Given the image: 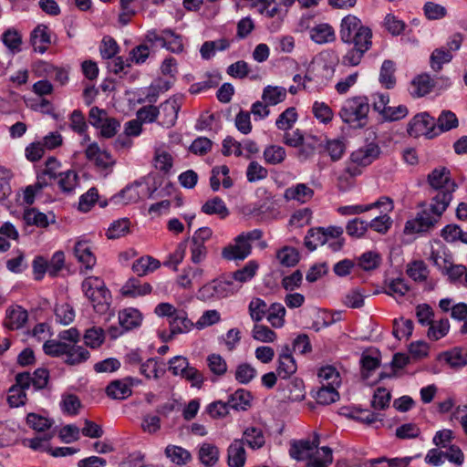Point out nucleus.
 Here are the masks:
<instances>
[{
	"label": "nucleus",
	"mask_w": 467,
	"mask_h": 467,
	"mask_svg": "<svg viewBox=\"0 0 467 467\" xmlns=\"http://www.w3.org/2000/svg\"><path fill=\"white\" fill-rule=\"evenodd\" d=\"M427 181L431 196L430 211L435 215L441 216L449 206L457 184L451 179L450 171L445 167L434 169L428 175Z\"/></svg>",
	"instance_id": "nucleus-1"
},
{
	"label": "nucleus",
	"mask_w": 467,
	"mask_h": 467,
	"mask_svg": "<svg viewBox=\"0 0 467 467\" xmlns=\"http://www.w3.org/2000/svg\"><path fill=\"white\" fill-rule=\"evenodd\" d=\"M319 435L312 440L295 441L289 449L290 456L296 461L306 460V467H328L333 462L332 450L327 446L318 448Z\"/></svg>",
	"instance_id": "nucleus-2"
},
{
	"label": "nucleus",
	"mask_w": 467,
	"mask_h": 467,
	"mask_svg": "<svg viewBox=\"0 0 467 467\" xmlns=\"http://www.w3.org/2000/svg\"><path fill=\"white\" fill-rule=\"evenodd\" d=\"M81 288L96 313L104 315L110 310L111 294L101 278L88 276L83 280Z\"/></svg>",
	"instance_id": "nucleus-3"
},
{
	"label": "nucleus",
	"mask_w": 467,
	"mask_h": 467,
	"mask_svg": "<svg viewBox=\"0 0 467 467\" xmlns=\"http://www.w3.org/2000/svg\"><path fill=\"white\" fill-rule=\"evenodd\" d=\"M381 149L376 142H368L353 150L346 163L345 172L354 178L359 176L363 170L377 161Z\"/></svg>",
	"instance_id": "nucleus-4"
},
{
	"label": "nucleus",
	"mask_w": 467,
	"mask_h": 467,
	"mask_svg": "<svg viewBox=\"0 0 467 467\" xmlns=\"http://www.w3.org/2000/svg\"><path fill=\"white\" fill-rule=\"evenodd\" d=\"M369 112V101L366 96H354L346 99L339 110L343 122L354 127L365 126Z\"/></svg>",
	"instance_id": "nucleus-5"
},
{
	"label": "nucleus",
	"mask_w": 467,
	"mask_h": 467,
	"mask_svg": "<svg viewBox=\"0 0 467 467\" xmlns=\"http://www.w3.org/2000/svg\"><path fill=\"white\" fill-rule=\"evenodd\" d=\"M339 36L343 43L351 45L372 41V31L368 26H364L358 16L348 15L341 20Z\"/></svg>",
	"instance_id": "nucleus-6"
},
{
	"label": "nucleus",
	"mask_w": 467,
	"mask_h": 467,
	"mask_svg": "<svg viewBox=\"0 0 467 467\" xmlns=\"http://www.w3.org/2000/svg\"><path fill=\"white\" fill-rule=\"evenodd\" d=\"M86 158L94 164L97 171L104 177L113 171L116 159L105 149H101L97 142L90 143L85 150Z\"/></svg>",
	"instance_id": "nucleus-7"
},
{
	"label": "nucleus",
	"mask_w": 467,
	"mask_h": 467,
	"mask_svg": "<svg viewBox=\"0 0 467 467\" xmlns=\"http://www.w3.org/2000/svg\"><path fill=\"white\" fill-rule=\"evenodd\" d=\"M233 282L223 279H214L198 291V298L202 301H213L229 296L234 293Z\"/></svg>",
	"instance_id": "nucleus-8"
},
{
	"label": "nucleus",
	"mask_w": 467,
	"mask_h": 467,
	"mask_svg": "<svg viewBox=\"0 0 467 467\" xmlns=\"http://www.w3.org/2000/svg\"><path fill=\"white\" fill-rule=\"evenodd\" d=\"M407 131L414 138L425 136L431 139L437 136L436 121L427 112L419 113L409 122Z\"/></svg>",
	"instance_id": "nucleus-9"
},
{
	"label": "nucleus",
	"mask_w": 467,
	"mask_h": 467,
	"mask_svg": "<svg viewBox=\"0 0 467 467\" xmlns=\"http://www.w3.org/2000/svg\"><path fill=\"white\" fill-rule=\"evenodd\" d=\"M335 67L322 58L314 60L305 76L309 81H316L318 84H326L334 76Z\"/></svg>",
	"instance_id": "nucleus-10"
},
{
	"label": "nucleus",
	"mask_w": 467,
	"mask_h": 467,
	"mask_svg": "<svg viewBox=\"0 0 467 467\" xmlns=\"http://www.w3.org/2000/svg\"><path fill=\"white\" fill-rule=\"evenodd\" d=\"M181 107V97H172L161 103L158 108L159 116L161 119V124L167 128L173 126L177 120Z\"/></svg>",
	"instance_id": "nucleus-11"
},
{
	"label": "nucleus",
	"mask_w": 467,
	"mask_h": 467,
	"mask_svg": "<svg viewBox=\"0 0 467 467\" xmlns=\"http://www.w3.org/2000/svg\"><path fill=\"white\" fill-rule=\"evenodd\" d=\"M252 253V246H248L240 240L239 235L234 239V243L224 246L222 250V257L227 261H241L248 257Z\"/></svg>",
	"instance_id": "nucleus-12"
},
{
	"label": "nucleus",
	"mask_w": 467,
	"mask_h": 467,
	"mask_svg": "<svg viewBox=\"0 0 467 467\" xmlns=\"http://www.w3.org/2000/svg\"><path fill=\"white\" fill-rule=\"evenodd\" d=\"M352 45L353 47L341 57V65L344 67H350L358 66L365 53L370 49L372 41L358 42Z\"/></svg>",
	"instance_id": "nucleus-13"
},
{
	"label": "nucleus",
	"mask_w": 467,
	"mask_h": 467,
	"mask_svg": "<svg viewBox=\"0 0 467 467\" xmlns=\"http://www.w3.org/2000/svg\"><path fill=\"white\" fill-rule=\"evenodd\" d=\"M246 451L243 440L235 439L227 448V463L229 467H244Z\"/></svg>",
	"instance_id": "nucleus-14"
},
{
	"label": "nucleus",
	"mask_w": 467,
	"mask_h": 467,
	"mask_svg": "<svg viewBox=\"0 0 467 467\" xmlns=\"http://www.w3.org/2000/svg\"><path fill=\"white\" fill-rule=\"evenodd\" d=\"M27 320V312L19 306H10L5 311L4 327L8 330H17Z\"/></svg>",
	"instance_id": "nucleus-15"
},
{
	"label": "nucleus",
	"mask_w": 467,
	"mask_h": 467,
	"mask_svg": "<svg viewBox=\"0 0 467 467\" xmlns=\"http://www.w3.org/2000/svg\"><path fill=\"white\" fill-rule=\"evenodd\" d=\"M74 254L86 269H92L96 265V256L93 254L92 246L87 240H79L76 243Z\"/></svg>",
	"instance_id": "nucleus-16"
},
{
	"label": "nucleus",
	"mask_w": 467,
	"mask_h": 467,
	"mask_svg": "<svg viewBox=\"0 0 467 467\" xmlns=\"http://www.w3.org/2000/svg\"><path fill=\"white\" fill-rule=\"evenodd\" d=\"M314 196V190L306 183H296L285 189L284 198L286 201H295L298 203H306Z\"/></svg>",
	"instance_id": "nucleus-17"
},
{
	"label": "nucleus",
	"mask_w": 467,
	"mask_h": 467,
	"mask_svg": "<svg viewBox=\"0 0 467 467\" xmlns=\"http://www.w3.org/2000/svg\"><path fill=\"white\" fill-rule=\"evenodd\" d=\"M309 37L316 44L325 45L336 40V33L331 25L319 23L310 29Z\"/></svg>",
	"instance_id": "nucleus-18"
},
{
	"label": "nucleus",
	"mask_w": 467,
	"mask_h": 467,
	"mask_svg": "<svg viewBox=\"0 0 467 467\" xmlns=\"http://www.w3.org/2000/svg\"><path fill=\"white\" fill-rule=\"evenodd\" d=\"M296 369V360L289 353V348L285 346L278 357L276 373L279 378L285 379L295 374Z\"/></svg>",
	"instance_id": "nucleus-19"
},
{
	"label": "nucleus",
	"mask_w": 467,
	"mask_h": 467,
	"mask_svg": "<svg viewBox=\"0 0 467 467\" xmlns=\"http://www.w3.org/2000/svg\"><path fill=\"white\" fill-rule=\"evenodd\" d=\"M23 221L26 225L46 228L55 222V215L53 213L47 215L36 208H28L24 211Z\"/></svg>",
	"instance_id": "nucleus-20"
},
{
	"label": "nucleus",
	"mask_w": 467,
	"mask_h": 467,
	"mask_svg": "<svg viewBox=\"0 0 467 467\" xmlns=\"http://www.w3.org/2000/svg\"><path fill=\"white\" fill-rule=\"evenodd\" d=\"M30 41L36 52L44 54L51 43L48 28L44 25H38L31 33Z\"/></svg>",
	"instance_id": "nucleus-21"
},
{
	"label": "nucleus",
	"mask_w": 467,
	"mask_h": 467,
	"mask_svg": "<svg viewBox=\"0 0 467 467\" xmlns=\"http://www.w3.org/2000/svg\"><path fill=\"white\" fill-rule=\"evenodd\" d=\"M343 227L330 225L326 227L325 237L326 244L333 252H338L342 250L345 245V238L343 236Z\"/></svg>",
	"instance_id": "nucleus-22"
},
{
	"label": "nucleus",
	"mask_w": 467,
	"mask_h": 467,
	"mask_svg": "<svg viewBox=\"0 0 467 467\" xmlns=\"http://www.w3.org/2000/svg\"><path fill=\"white\" fill-rule=\"evenodd\" d=\"M440 360H444L451 368H459L467 365V349L454 348L441 353Z\"/></svg>",
	"instance_id": "nucleus-23"
},
{
	"label": "nucleus",
	"mask_w": 467,
	"mask_h": 467,
	"mask_svg": "<svg viewBox=\"0 0 467 467\" xmlns=\"http://www.w3.org/2000/svg\"><path fill=\"white\" fill-rule=\"evenodd\" d=\"M160 267L161 262L150 255L142 256L132 264V271L139 276L153 273Z\"/></svg>",
	"instance_id": "nucleus-24"
},
{
	"label": "nucleus",
	"mask_w": 467,
	"mask_h": 467,
	"mask_svg": "<svg viewBox=\"0 0 467 467\" xmlns=\"http://www.w3.org/2000/svg\"><path fill=\"white\" fill-rule=\"evenodd\" d=\"M202 212L208 215H217L220 219H225L230 214L225 202L220 197L207 200L202 206Z\"/></svg>",
	"instance_id": "nucleus-25"
},
{
	"label": "nucleus",
	"mask_w": 467,
	"mask_h": 467,
	"mask_svg": "<svg viewBox=\"0 0 467 467\" xmlns=\"http://www.w3.org/2000/svg\"><path fill=\"white\" fill-rule=\"evenodd\" d=\"M142 317L139 310L130 307L119 313V323L123 330H130L138 327Z\"/></svg>",
	"instance_id": "nucleus-26"
},
{
	"label": "nucleus",
	"mask_w": 467,
	"mask_h": 467,
	"mask_svg": "<svg viewBox=\"0 0 467 467\" xmlns=\"http://www.w3.org/2000/svg\"><path fill=\"white\" fill-rule=\"evenodd\" d=\"M430 260L440 271H442L452 261V256L448 253L446 247L441 243H436V246L431 247Z\"/></svg>",
	"instance_id": "nucleus-27"
},
{
	"label": "nucleus",
	"mask_w": 467,
	"mask_h": 467,
	"mask_svg": "<svg viewBox=\"0 0 467 467\" xmlns=\"http://www.w3.org/2000/svg\"><path fill=\"white\" fill-rule=\"evenodd\" d=\"M198 456L203 465L212 467L218 462L220 451L216 445L204 442L200 445Z\"/></svg>",
	"instance_id": "nucleus-28"
},
{
	"label": "nucleus",
	"mask_w": 467,
	"mask_h": 467,
	"mask_svg": "<svg viewBox=\"0 0 467 467\" xmlns=\"http://www.w3.org/2000/svg\"><path fill=\"white\" fill-rule=\"evenodd\" d=\"M434 87L433 79L427 74L419 75L411 82L410 93L413 97H423Z\"/></svg>",
	"instance_id": "nucleus-29"
},
{
	"label": "nucleus",
	"mask_w": 467,
	"mask_h": 467,
	"mask_svg": "<svg viewBox=\"0 0 467 467\" xmlns=\"http://www.w3.org/2000/svg\"><path fill=\"white\" fill-rule=\"evenodd\" d=\"M127 380H132L131 378H128L124 380L112 381L106 389V392L109 397L115 400H124L131 395L130 385L127 383Z\"/></svg>",
	"instance_id": "nucleus-30"
},
{
	"label": "nucleus",
	"mask_w": 467,
	"mask_h": 467,
	"mask_svg": "<svg viewBox=\"0 0 467 467\" xmlns=\"http://www.w3.org/2000/svg\"><path fill=\"white\" fill-rule=\"evenodd\" d=\"M164 453L166 457L176 465H185L192 460L190 451L177 445H168L165 448Z\"/></svg>",
	"instance_id": "nucleus-31"
},
{
	"label": "nucleus",
	"mask_w": 467,
	"mask_h": 467,
	"mask_svg": "<svg viewBox=\"0 0 467 467\" xmlns=\"http://www.w3.org/2000/svg\"><path fill=\"white\" fill-rule=\"evenodd\" d=\"M286 98V89L279 86H266L262 93V100L269 106H275Z\"/></svg>",
	"instance_id": "nucleus-32"
},
{
	"label": "nucleus",
	"mask_w": 467,
	"mask_h": 467,
	"mask_svg": "<svg viewBox=\"0 0 467 467\" xmlns=\"http://www.w3.org/2000/svg\"><path fill=\"white\" fill-rule=\"evenodd\" d=\"M193 326V323L188 318L187 314L182 309H181L172 319H170L171 335L187 333Z\"/></svg>",
	"instance_id": "nucleus-33"
},
{
	"label": "nucleus",
	"mask_w": 467,
	"mask_h": 467,
	"mask_svg": "<svg viewBox=\"0 0 467 467\" xmlns=\"http://www.w3.org/2000/svg\"><path fill=\"white\" fill-rule=\"evenodd\" d=\"M151 285L149 283H141L140 280L131 278L122 287L125 296L132 297L148 295L151 292Z\"/></svg>",
	"instance_id": "nucleus-34"
},
{
	"label": "nucleus",
	"mask_w": 467,
	"mask_h": 467,
	"mask_svg": "<svg viewBox=\"0 0 467 467\" xmlns=\"http://www.w3.org/2000/svg\"><path fill=\"white\" fill-rule=\"evenodd\" d=\"M141 187L142 184L138 182L128 185L118 195L114 196L115 202L127 204L138 202L141 198L140 192V188Z\"/></svg>",
	"instance_id": "nucleus-35"
},
{
	"label": "nucleus",
	"mask_w": 467,
	"mask_h": 467,
	"mask_svg": "<svg viewBox=\"0 0 467 467\" xmlns=\"http://www.w3.org/2000/svg\"><path fill=\"white\" fill-rule=\"evenodd\" d=\"M244 439L248 446L253 449H260L265 442L263 430L259 427H247L243 433Z\"/></svg>",
	"instance_id": "nucleus-36"
},
{
	"label": "nucleus",
	"mask_w": 467,
	"mask_h": 467,
	"mask_svg": "<svg viewBox=\"0 0 467 467\" xmlns=\"http://www.w3.org/2000/svg\"><path fill=\"white\" fill-rule=\"evenodd\" d=\"M258 268H259L258 263L254 260H251V261L247 262L244 265V267L234 271L232 274V278L234 281H236L240 284L246 283V282L252 280L255 276V275L258 271Z\"/></svg>",
	"instance_id": "nucleus-37"
},
{
	"label": "nucleus",
	"mask_w": 467,
	"mask_h": 467,
	"mask_svg": "<svg viewBox=\"0 0 467 467\" xmlns=\"http://www.w3.org/2000/svg\"><path fill=\"white\" fill-rule=\"evenodd\" d=\"M286 310L280 303H273L267 310L266 319L273 327L280 328L285 325Z\"/></svg>",
	"instance_id": "nucleus-38"
},
{
	"label": "nucleus",
	"mask_w": 467,
	"mask_h": 467,
	"mask_svg": "<svg viewBox=\"0 0 467 467\" xmlns=\"http://www.w3.org/2000/svg\"><path fill=\"white\" fill-rule=\"evenodd\" d=\"M228 403L233 410H245L250 407L251 394L245 389H237L230 396Z\"/></svg>",
	"instance_id": "nucleus-39"
},
{
	"label": "nucleus",
	"mask_w": 467,
	"mask_h": 467,
	"mask_svg": "<svg viewBox=\"0 0 467 467\" xmlns=\"http://www.w3.org/2000/svg\"><path fill=\"white\" fill-rule=\"evenodd\" d=\"M458 126V119L451 110H443L436 121L437 136L442 132L449 131Z\"/></svg>",
	"instance_id": "nucleus-40"
},
{
	"label": "nucleus",
	"mask_w": 467,
	"mask_h": 467,
	"mask_svg": "<svg viewBox=\"0 0 467 467\" xmlns=\"http://www.w3.org/2000/svg\"><path fill=\"white\" fill-rule=\"evenodd\" d=\"M326 227L312 228L307 232L304 244L309 251H314L319 245L326 244Z\"/></svg>",
	"instance_id": "nucleus-41"
},
{
	"label": "nucleus",
	"mask_w": 467,
	"mask_h": 467,
	"mask_svg": "<svg viewBox=\"0 0 467 467\" xmlns=\"http://www.w3.org/2000/svg\"><path fill=\"white\" fill-rule=\"evenodd\" d=\"M2 41L12 54L21 51L22 36L15 28H8L5 31L2 36Z\"/></svg>",
	"instance_id": "nucleus-42"
},
{
	"label": "nucleus",
	"mask_w": 467,
	"mask_h": 467,
	"mask_svg": "<svg viewBox=\"0 0 467 467\" xmlns=\"http://www.w3.org/2000/svg\"><path fill=\"white\" fill-rule=\"evenodd\" d=\"M130 228V221L128 218H121L110 223L106 234L109 239H118L129 234Z\"/></svg>",
	"instance_id": "nucleus-43"
},
{
	"label": "nucleus",
	"mask_w": 467,
	"mask_h": 467,
	"mask_svg": "<svg viewBox=\"0 0 467 467\" xmlns=\"http://www.w3.org/2000/svg\"><path fill=\"white\" fill-rule=\"evenodd\" d=\"M68 351L66 354L65 362L69 365H77L88 359L89 352L83 347L68 345Z\"/></svg>",
	"instance_id": "nucleus-44"
},
{
	"label": "nucleus",
	"mask_w": 467,
	"mask_h": 467,
	"mask_svg": "<svg viewBox=\"0 0 467 467\" xmlns=\"http://www.w3.org/2000/svg\"><path fill=\"white\" fill-rule=\"evenodd\" d=\"M452 54L445 47H439L432 51L431 55V67L435 71H440L444 64L452 60Z\"/></svg>",
	"instance_id": "nucleus-45"
},
{
	"label": "nucleus",
	"mask_w": 467,
	"mask_h": 467,
	"mask_svg": "<svg viewBox=\"0 0 467 467\" xmlns=\"http://www.w3.org/2000/svg\"><path fill=\"white\" fill-rule=\"evenodd\" d=\"M318 377L323 385L338 388L341 384L339 372L333 366H326L319 369Z\"/></svg>",
	"instance_id": "nucleus-46"
},
{
	"label": "nucleus",
	"mask_w": 467,
	"mask_h": 467,
	"mask_svg": "<svg viewBox=\"0 0 467 467\" xmlns=\"http://www.w3.org/2000/svg\"><path fill=\"white\" fill-rule=\"evenodd\" d=\"M154 165L161 171L169 172L173 165V158L165 149L157 148L154 154Z\"/></svg>",
	"instance_id": "nucleus-47"
},
{
	"label": "nucleus",
	"mask_w": 467,
	"mask_h": 467,
	"mask_svg": "<svg viewBox=\"0 0 467 467\" xmlns=\"http://www.w3.org/2000/svg\"><path fill=\"white\" fill-rule=\"evenodd\" d=\"M60 408L63 413L76 416L79 413L81 402L78 397L74 394H63L60 400Z\"/></svg>",
	"instance_id": "nucleus-48"
},
{
	"label": "nucleus",
	"mask_w": 467,
	"mask_h": 467,
	"mask_svg": "<svg viewBox=\"0 0 467 467\" xmlns=\"http://www.w3.org/2000/svg\"><path fill=\"white\" fill-rule=\"evenodd\" d=\"M267 304L261 298H253L248 306L250 317L254 322L261 321L266 315L268 310Z\"/></svg>",
	"instance_id": "nucleus-49"
},
{
	"label": "nucleus",
	"mask_w": 467,
	"mask_h": 467,
	"mask_svg": "<svg viewBox=\"0 0 467 467\" xmlns=\"http://www.w3.org/2000/svg\"><path fill=\"white\" fill-rule=\"evenodd\" d=\"M57 179L60 190L64 192H71L78 183V174L72 170L59 172Z\"/></svg>",
	"instance_id": "nucleus-50"
},
{
	"label": "nucleus",
	"mask_w": 467,
	"mask_h": 467,
	"mask_svg": "<svg viewBox=\"0 0 467 467\" xmlns=\"http://www.w3.org/2000/svg\"><path fill=\"white\" fill-rule=\"evenodd\" d=\"M285 156V150L279 145H269L264 150V159L266 163L271 165L283 162Z\"/></svg>",
	"instance_id": "nucleus-51"
},
{
	"label": "nucleus",
	"mask_w": 467,
	"mask_h": 467,
	"mask_svg": "<svg viewBox=\"0 0 467 467\" xmlns=\"http://www.w3.org/2000/svg\"><path fill=\"white\" fill-rule=\"evenodd\" d=\"M368 230V222L360 218L349 220L346 225L347 234L353 238H362Z\"/></svg>",
	"instance_id": "nucleus-52"
},
{
	"label": "nucleus",
	"mask_w": 467,
	"mask_h": 467,
	"mask_svg": "<svg viewBox=\"0 0 467 467\" xmlns=\"http://www.w3.org/2000/svg\"><path fill=\"white\" fill-rule=\"evenodd\" d=\"M394 73L395 64L391 60H385L380 68L379 82L387 88H393L396 83Z\"/></svg>",
	"instance_id": "nucleus-53"
},
{
	"label": "nucleus",
	"mask_w": 467,
	"mask_h": 467,
	"mask_svg": "<svg viewBox=\"0 0 467 467\" xmlns=\"http://www.w3.org/2000/svg\"><path fill=\"white\" fill-rule=\"evenodd\" d=\"M450 329V322L447 318H441L437 322L431 321L428 330V337L431 340H439L445 337Z\"/></svg>",
	"instance_id": "nucleus-54"
},
{
	"label": "nucleus",
	"mask_w": 467,
	"mask_h": 467,
	"mask_svg": "<svg viewBox=\"0 0 467 467\" xmlns=\"http://www.w3.org/2000/svg\"><path fill=\"white\" fill-rule=\"evenodd\" d=\"M297 120V113L295 108H287L283 111L275 121V126L278 130H288L292 129L293 125Z\"/></svg>",
	"instance_id": "nucleus-55"
},
{
	"label": "nucleus",
	"mask_w": 467,
	"mask_h": 467,
	"mask_svg": "<svg viewBox=\"0 0 467 467\" xmlns=\"http://www.w3.org/2000/svg\"><path fill=\"white\" fill-rule=\"evenodd\" d=\"M339 399L337 387L323 385L317 392L316 400L322 405H329Z\"/></svg>",
	"instance_id": "nucleus-56"
},
{
	"label": "nucleus",
	"mask_w": 467,
	"mask_h": 467,
	"mask_svg": "<svg viewBox=\"0 0 467 467\" xmlns=\"http://www.w3.org/2000/svg\"><path fill=\"white\" fill-rule=\"evenodd\" d=\"M407 274L414 281L422 282L427 279L429 271L423 261H413L408 265Z\"/></svg>",
	"instance_id": "nucleus-57"
},
{
	"label": "nucleus",
	"mask_w": 467,
	"mask_h": 467,
	"mask_svg": "<svg viewBox=\"0 0 467 467\" xmlns=\"http://www.w3.org/2000/svg\"><path fill=\"white\" fill-rule=\"evenodd\" d=\"M276 257L279 263L285 266L291 267L299 261L298 252L290 246H285L277 252Z\"/></svg>",
	"instance_id": "nucleus-58"
},
{
	"label": "nucleus",
	"mask_w": 467,
	"mask_h": 467,
	"mask_svg": "<svg viewBox=\"0 0 467 467\" xmlns=\"http://www.w3.org/2000/svg\"><path fill=\"white\" fill-rule=\"evenodd\" d=\"M105 339V333L101 327H93L86 330L84 335L85 344L92 348L101 346Z\"/></svg>",
	"instance_id": "nucleus-59"
},
{
	"label": "nucleus",
	"mask_w": 467,
	"mask_h": 467,
	"mask_svg": "<svg viewBox=\"0 0 467 467\" xmlns=\"http://www.w3.org/2000/svg\"><path fill=\"white\" fill-rule=\"evenodd\" d=\"M69 127L78 135L85 134L88 131V123L84 114L79 109H74L69 115Z\"/></svg>",
	"instance_id": "nucleus-60"
},
{
	"label": "nucleus",
	"mask_w": 467,
	"mask_h": 467,
	"mask_svg": "<svg viewBox=\"0 0 467 467\" xmlns=\"http://www.w3.org/2000/svg\"><path fill=\"white\" fill-rule=\"evenodd\" d=\"M140 372L147 379H159L164 370L159 368L158 361L155 358H150L140 364Z\"/></svg>",
	"instance_id": "nucleus-61"
},
{
	"label": "nucleus",
	"mask_w": 467,
	"mask_h": 467,
	"mask_svg": "<svg viewBox=\"0 0 467 467\" xmlns=\"http://www.w3.org/2000/svg\"><path fill=\"white\" fill-rule=\"evenodd\" d=\"M252 337L254 339L265 343H271L276 339V334L275 331L265 325L259 324H255L254 326L252 329Z\"/></svg>",
	"instance_id": "nucleus-62"
},
{
	"label": "nucleus",
	"mask_w": 467,
	"mask_h": 467,
	"mask_svg": "<svg viewBox=\"0 0 467 467\" xmlns=\"http://www.w3.org/2000/svg\"><path fill=\"white\" fill-rule=\"evenodd\" d=\"M381 261V257L379 253L374 251H368L362 254L358 258V265L365 271H370L376 269Z\"/></svg>",
	"instance_id": "nucleus-63"
},
{
	"label": "nucleus",
	"mask_w": 467,
	"mask_h": 467,
	"mask_svg": "<svg viewBox=\"0 0 467 467\" xmlns=\"http://www.w3.org/2000/svg\"><path fill=\"white\" fill-rule=\"evenodd\" d=\"M119 47L116 40L110 36H104L99 52L103 59H112L119 53Z\"/></svg>",
	"instance_id": "nucleus-64"
}]
</instances>
